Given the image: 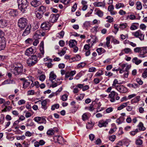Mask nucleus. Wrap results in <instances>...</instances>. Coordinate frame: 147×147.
<instances>
[{
  "label": "nucleus",
  "mask_w": 147,
  "mask_h": 147,
  "mask_svg": "<svg viewBox=\"0 0 147 147\" xmlns=\"http://www.w3.org/2000/svg\"><path fill=\"white\" fill-rule=\"evenodd\" d=\"M9 15L13 17L16 16L18 14V12L16 10L11 9L9 12Z\"/></svg>",
  "instance_id": "c756f323"
},
{
  "label": "nucleus",
  "mask_w": 147,
  "mask_h": 147,
  "mask_svg": "<svg viewBox=\"0 0 147 147\" xmlns=\"http://www.w3.org/2000/svg\"><path fill=\"white\" fill-rule=\"evenodd\" d=\"M81 59V57L79 55H76L75 57L72 58V60L74 61H77L80 60Z\"/></svg>",
  "instance_id": "49530a36"
},
{
  "label": "nucleus",
  "mask_w": 147,
  "mask_h": 147,
  "mask_svg": "<svg viewBox=\"0 0 147 147\" xmlns=\"http://www.w3.org/2000/svg\"><path fill=\"white\" fill-rule=\"evenodd\" d=\"M43 14V13H42L39 11L38 12H37L36 13V17L38 19H40L42 17V15Z\"/></svg>",
  "instance_id": "864d4df0"
},
{
  "label": "nucleus",
  "mask_w": 147,
  "mask_h": 147,
  "mask_svg": "<svg viewBox=\"0 0 147 147\" xmlns=\"http://www.w3.org/2000/svg\"><path fill=\"white\" fill-rule=\"evenodd\" d=\"M116 93L114 91H112L109 94V96L110 98V101L112 102H113L115 101L114 97Z\"/></svg>",
  "instance_id": "5701e85b"
},
{
  "label": "nucleus",
  "mask_w": 147,
  "mask_h": 147,
  "mask_svg": "<svg viewBox=\"0 0 147 147\" xmlns=\"http://www.w3.org/2000/svg\"><path fill=\"white\" fill-rule=\"evenodd\" d=\"M140 96H138L132 99L131 101L132 104L138 103L140 100Z\"/></svg>",
  "instance_id": "bb28decb"
},
{
  "label": "nucleus",
  "mask_w": 147,
  "mask_h": 147,
  "mask_svg": "<svg viewBox=\"0 0 147 147\" xmlns=\"http://www.w3.org/2000/svg\"><path fill=\"white\" fill-rule=\"evenodd\" d=\"M8 21L5 19L0 20V28H3L7 26L8 24Z\"/></svg>",
  "instance_id": "4468645a"
},
{
  "label": "nucleus",
  "mask_w": 147,
  "mask_h": 147,
  "mask_svg": "<svg viewBox=\"0 0 147 147\" xmlns=\"http://www.w3.org/2000/svg\"><path fill=\"white\" fill-rule=\"evenodd\" d=\"M25 138V136L24 135H23L22 136H17L16 137V138L17 140H23Z\"/></svg>",
  "instance_id": "5fc2aeb1"
},
{
  "label": "nucleus",
  "mask_w": 147,
  "mask_h": 147,
  "mask_svg": "<svg viewBox=\"0 0 147 147\" xmlns=\"http://www.w3.org/2000/svg\"><path fill=\"white\" fill-rule=\"evenodd\" d=\"M36 52L35 47H31L27 49L25 52V54L27 56H30L31 54H34Z\"/></svg>",
  "instance_id": "9b49d317"
},
{
  "label": "nucleus",
  "mask_w": 147,
  "mask_h": 147,
  "mask_svg": "<svg viewBox=\"0 0 147 147\" xmlns=\"http://www.w3.org/2000/svg\"><path fill=\"white\" fill-rule=\"evenodd\" d=\"M96 51L98 55H99L106 52V51L102 48H98L96 49Z\"/></svg>",
  "instance_id": "58836bf2"
},
{
  "label": "nucleus",
  "mask_w": 147,
  "mask_h": 147,
  "mask_svg": "<svg viewBox=\"0 0 147 147\" xmlns=\"http://www.w3.org/2000/svg\"><path fill=\"white\" fill-rule=\"evenodd\" d=\"M93 4L95 7H104L105 6V3L104 1L103 2H96L93 3Z\"/></svg>",
  "instance_id": "2eb2a0df"
},
{
  "label": "nucleus",
  "mask_w": 147,
  "mask_h": 147,
  "mask_svg": "<svg viewBox=\"0 0 147 147\" xmlns=\"http://www.w3.org/2000/svg\"><path fill=\"white\" fill-rule=\"evenodd\" d=\"M37 10L40 13L44 14L46 11V7L44 6H41L38 8Z\"/></svg>",
  "instance_id": "7c9ffc66"
},
{
  "label": "nucleus",
  "mask_w": 147,
  "mask_h": 147,
  "mask_svg": "<svg viewBox=\"0 0 147 147\" xmlns=\"http://www.w3.org/2000/svg\"><path fill=\"white\" fill-rule=\"evenodd\" d=\"M54 130L53 129H51L48 130L47 133L48 135L51 136L54 134Z\"/></svg>",
  "instance_id": "8fccbe9b"
},
{
  "label": "nucleus",
  "mask_w": 147,
  "mask_h": 147,
  "mask_svg": "<svg viewBox=\"0 0 147 147\" xmlns=\"http://www.w3.org/2000/svg\"><path fill=\"white\" fill-rule=\"evenodd\" d=\"M11 70L15 75L20 74L23 71V66L20 63H17L11 67Z\"/></svg>",
  "instance_id": "f257e3e1"
},
{
  "label": "nucleus",
  "mask_w": 147,
  "mask_h": 147,
  "mask_svg": "<svg viewBox=\"0 0 147 147\" xmlns=\"http://www.w3.org/2000/svg\"><path fill=\"white\" fill-rule=\"evenodd\" d=\"M121 68L123 70L125 71H128L129 70L130 68L131 65L127 64H123L121 65Z\"/></svg>",
  "instance_id": "f3484780"
},
{
  "label": "nucleus",
  "mask_w": 147,
  "mask_h": 147,
  "mask_svg": "<svg viewBox=\"0 0 147 147\" xmlns=\"http://www.w3.org/2000/svg\"><path fill=\"white\" fill-rule=\"evenodd\" d=\"M59 16V14H51L49 19V21L51 23H54L57 21Z\"/></svg>",
  "instance_id": "1a4fd4ad"
},
{
  "label": "nucleus",
  "mask_w": 147,
  "mask_h": 147,
  "mask_svg": "<svg viewBox=\"0 0 147 147\" xmlns=\"http://www.w3.org/2000/svg\"><path fill=\"white\" fill-rule=\"evenodd\" d=\"M136 5V9L138 10H140L142 8V4L140 1H137Z\"/></svg>",
  "instance_id": "ea45409f"
},
{
  "label": "nucleus",
  "mask_w": 147,
  "mask_h": 147,
  "mask_svg": "<svg viewBox=\"0 0 147 147\" xmlns=\"http://www.w3.org/2000/svg\"><path fill=\"white\" fill-rule=\"evenodd\" d=\"M131 49L129 48H125L121 51V53H119V55L121 56L124 54H128L131 53Z\"/></svg>",
  "instance_id": "dca6fc26"
},
{
  "label": "nucleus",
  "mask_w": 147,
  "mask_h": 147,
  "mask_svg": "<svg viewBox=\"0 0 147 147\" xmlns=\"http://www.w3.org/2000/svg\"><path fill=\"white\" fill-rule=\"evenodd\" d=\"M93 75L92 73H89L86 76L84 79L83 82H90V80L92 76Z\"/></svg>",
  "instance_id": "412c9836"
},
{
  "label": "nucleus",
  "mask_w": 147,
  "mask_h": 147,
  "mask_svg": "<svg viewBox=\"0 0 147 147\" xmlns=\"http://www.w3.org/2000/svg\"><path fill=\"white\" fill-rule=\"evenodd\" d=\"M82 119L83 121H85L88 119V117L87 116V114L86 113H84L82 116Z\"/></svg>",
  "instance_id": "603ef678"
},
{
  "label": "nucleus",
  "mask_w": 147,
  "mask_h": 147,
  "mask_svg": "<svg viewBox=\"0 0 147 147\" xmlns=\"http://www.w3.org/2000/svg\"><path fill=\"white\" fill-rule=\"evenodd\" d=\"M17 3L18 8L21 11L24 13L26 11L28 6L26 0H18Z\"/></svg>",
  "instance_id": "7ed1b4c3"
},
{
  "label": "nucleus",
  "mask_w": 147,
  "mask_h": 147,
  "mask_svg": "<svg viewBox=\"0 0 147 147\" xmlns=\"http://www.w3.org/2000/svg\"><path fill=\"white\" fill-rule=\"evenodd\" d=\"M76 71L75 70L71 71L70 72H67L65 74V79H68L71 80L73 79V76L76 74Z\"/></svg>",
  "instance_id": "6e6552de"
},
{
  "label": "nucleus",
  "mask_w": 147,
  "mask_h": 147,
  "mask_svg": "<svg viewBox=\"0 0 147 147\" xmlns=\"http://www.w3.org/2000/svg\"><path fill=\"white\" fill-rule=\"evenodd\" d=\"M8 76L9 78V79L6 80L5 81V82H6L7 83H12L13 82V80H11L10 78L11 76V74L10 73H9L8 74Z\"/></svg>",
  "instance_id": "de8ad7c7"
},
{
  "label": "nucleus",
  "mask_w": 147,
  "mask_h": 147,
  "mask_svg": "<svg viewBox=\"0 0 147 147\" xmlns=\"http://www.w3.org/2000/svg\"><path fill=\"white\" fill-rule=\"evenodd\" d=\"M138 132V129H136L134 131H132L130 132V134L133 136H134Z\"/></svg>",
  "instance_id": "e2e57ef3"
},
{
  "label": "nucleus",
  "mask_w": 147,
  "mask_h": 147,
  "mask_svg": "<svg viewBox=\"0 0 147 147\" xmlns=\"http://www.w3.org/2000/svg\"><path fill=\"white\" fill-rule=\"evenodd\" d=\"M127 26V24L126 23H123L119 24V27L121 29H123L126 28Z\"/></svg>",
  "instance_id": "a18cd8bd"
},
{
  "label": "nucleus",
  "mask_w": 147,
  "mask_h": 147,
  "mask_svg": "<svg viewBox=\"0 0 147 147\" xmlns=\"http://www.w3.org/2000/svg\"><path fill=\"white\" fill-rule=\"evenodd\" d=\"M117 129V128L115 126V127L114 128L111 129L109 131V133L110 134H112Z\"/></svg>",
  "instance_id": "4d7b16f0"
},
{
  "label": "nucleus",
  "mask_w": 147,
  "mask_h": 147,
  "mask_svg": "<svg viewBox=\"0 0 147 147\" xmlns=\"http://www.w3.org/2000/svg\"><path fill=\"white\" fill-rule=\"evenodd\" d=\"M64 34V32L63 31H61L60 32L57 33L56 37L59 38H62L63 37Z\"/></svg>",
  "instance_id": "79ce46f5"
},
{
  "label": "nucleus",
  "mask_w": 147,
  "mask_h": 147,
  "mask_svg": "<svg viewBox=\"0 0 147 147\" xmlns=\"http://www.w3.org/2000/svg\"><path fill=\"white\" fill-rule=\"evenodd\" d=\"M38 61L37 57L36 55H32L27 60L28 65L30 66H33L37 63Z\"/></svg>",
  "instance_id": "20e7f679"
},
{
  "label": "nucleus",
  "mask_w": 147,
  "mask_h": 147,
  "mask_svg": "<svg viewBox=\"0 0 147 147\" xmlns=\"http://www.w3.org/2000/svg\"><path fill=\"white\" fill-rule=\"evenodd\" d=\"M125 6L124 4L122 3H118L115 5L116 8L117 9L123 8Z\"/></svg>",
  "instance_id": "37998d69"
},
{
  "label": "nucleus",
  "mask_w": 147,
  "mask_h": 147,
  "mask_svg": "<svg viewBox=\"0 0 147 147\" xmlns=\"http://www.w3.org/2000/svg\"><path fill=\"white\" fill-rule=\"evenodd\" d=\"M106 19H107L106 21L107 22L111 23L113 22V18L110 16H107L106 18Z\"/></svg>",
  "instance_id": "c03bdc74"
},
{
  "label": "nucleus",
  "mask_w": 147,
  "mask_h": 147,
  "mask_svg": "<svg viewBox=\"0 0 147 147\" xmlns=\"http://www.w3.org/2000/svg\"><path fill=\"white\" fill-rule=\"evenodd\" d=\"M6 45V42L5 41L0 40V51L3 50L5 48Z\"/></svg>",
  "instance_id": "c9c22d12"
},
{
  "label": "nucleus",
  "mask_w": 147,
  "mask_h": 147,
  "mask_svg": "<svg viewBox=\"0 0 147 147\" xmlns=\"http://www.w3.org/2000/svg\"><path fill=\"white\" fill-rule=\"evenodd\" d=\"M51 26V24L49 22H45L40 26L41 28L44 30H49Z\"/></svg>",
  "instance_id": "9d476101"
},
{
  "label": "nucleus",
  "mask_w": 147,
  "mask_h": 147,
  "mask_svg": "<svg viewBox=\"0 0 147 147\" xmlns=\"http://www.w3.org/2000/svg\"><path fill=\"white\" fill-rule=\"evenodd\" d=\"M27 24V21L24 18H20L18 22V26L22 29H23Z\"/></svg>",
  "instance_id": "39448f33"
},
{
  "label": "nucleus",
  "mask_w": 147,
  "mask_h": 147,
  "mask_svg": "<svg viewBox=\"0 0 147 147\" xmlns=\"http://www.w3.org/2000/svg\"><path fill=\"white\" fill-rule=\"evenodd\" d=\"M40 51L42 54V55H43L44 54V42L42 41L40 44Z\"/></svg>",
  "instance_id": "c85d7f7f"
},
{
  "label": "nucleus",
  "mask_w": 147,
  "mask_h": 147,
  "mask_svg": "<svg viewBox=\"0 0 147 147\" xmlns=\"http://www.w3.org/2000/svg\"><path fill=\"white\" fill-rule=\"evenodd\" d=\"M85 73V71H81L76 75L75 77L74 78V79L78 80L79 78L82 76Z\"/></svg>",
  "instance_id": "473e14b6"
},
{
  "label": "nucleus",
  "mask_w": 147,
  "mask_h": 147,
  "mask_svg": "<svg viewBox=\"0 0 147 147\" xmlns=\"http://www.w3.org/2000/svg\"><path fill=\"white\" fill-rule=\"evenodd\" d=\"M120 83H113L112 86L113 88H116L118 91L122 92L124 91V89H125L124 86L120 84H119Z\"/></svg>",
  "instance_id": "f8f14e48"
},
{
  "label": "nucleus",
  "mask_w": 147,
  "mask_h": 147,
  "mask_svg": "<svg viewBox=\"0 0 147 147\" xmlns=\"http://www.w3.org/2000/svg\"><path fill=\"white\" fill-rule=\"evenodd\" d=\"M134 51L135 53L140 52L139 57L141 58L147 57V47H136L134 49Z\"/></svg>",
  "instance_id": "f03ea898"
},
{
  "label": "nucleus",
  "mask_w": 147,
  "mask_h": 147,
  "mask_svg": "<svg viewBox=\"0 0 147 147\" xmlns=\"http://www.w3.org/2000/svg\"><path fill=\"white\" fill-rule=\"evenodd\" d=\"M28 78L29 79L28 80L25 79V78H20L19 80L24 83H30V82L32 83L34 82V83H38L37 81H34V79L33 77L29 76L28 77Z\"/></svg>",
  "instance_id": "0eeeda50"
},
{
  "label": "nucleus",
  "mask_w": 147,
  "mask_h": 147,
  "mask_svg": "<svg viewBox=\"0 0 147 147\" xmlns=\"http://www.w3.org/2000/svg\"><path fill=\"white\" fill-rule=\"evenodd\" d=\"M103 74L102 71L100 70H98L95 76H99L102 75Z\"/></svg>",
  "instance_id": "bf43d9fd"
},
{
  "label": "nucleus",
  "mask_w": 147,
  "mask_h": 147,
  "mask_svg": "<svg viewBox=\"0 0 147 147\" xmlns=\"http://www.w3.org/2000/svg\"><path fill=\"white\" fill-rule=\"evenodd\" d=\"M133 36L136 38H138L141 41L144 40V35L140 30H138L132 33Z\"/></svg>",
  "instance_id": "423d86ee"
},
{
  "label": "nucleus",
  "mask_w": 147,
  "mask_h": 147,
  "mask_svg": "<svg viewBox=\"0 0 147 147\" xmlns=\"http://www.w3.org/2000/svg\"><path fill=\"white\" fill-rule=\"evenodd\" d=\"M45 35V33L44 32L41 31V32L39 30H37L34 34L33 36L34 38H39L40 37L42 36H44Z\"/></svg>",
  "instance_id": "ddd939ff"
},
{
  "label": "nucleus",
  "mask_w": 147,
  "mask_h": 147,
  "mask_svg": "<svg viewBox=\"0 0 147 147\" xmlns=\"http://www.w3.org/2000/svg\"><path fill=\"white\" fill-rule=\"evenodd\" d=\"M139 25L138 23H132L130 27V29L132 30H136L138 28Z\"/></svg>",
  "instance_id": "cd10ccee"
},
{
  "label": "nucleus",
  "mask_w": 147,
  "mask_h": 147,
  "mask_svg": "<svg viewBox=\"0 0 147 147\" xmlns=\"http://www.w3.org/2000/svg\"><path fill=\"white\" fill-rule=\"evenodd\" d=\"M77 41L74 40H71L69 41V46L70 47H74L76 46Z\"/></svg>",
  "instance_id": "a878e982"
},
{
  "label": "nucleus",
  "mask_w": 147,
  "mask_h": 147,
  "mask_svg": "<svg viewBox=\"0 0 147 147\" xmlns=\"http://www.w3.org/2000/svg\"><path fill=\"white\" fill-rule=\"evenodd\" d=\"M132 61L137 65H138L142 62V60L138 59L137 57H134L132 59Z\"/></svg>",
  "instance_id": "e433bc0d"
},
{
  "label": "nucleus",
  "mask_w": 147,
  "mask_h": 147,
  "mask_svg": "<svg viewBox=\"0 0 147 147\" xmlns=\"http://www.w3.org/2000/svg\"><path fill=\"white\" fill-rule=\"evenodd\" d=\"M86 63L84 62H81L78 64L77 66V68H82L86 65Z\"/></svg>",
  "instance_id": "3c124183"
},
{
  "label": "nucleus",
  "mask_w": 147,
  "mask_h": 147,
  "mask_svg": "<svg viewBox=\"0 0 147 147\" xmlns=\"http://www.w3.org/2000/svg\"><path fill=\"white\" fill-rule=\"evenodd\" d=\"M94 11L96 12L95 14L100 17H102L103 15V12L99 9H95Z\"/></svg>",
  "instance_id": "393cba45"
},
{
  "label": "nucleus",
  "mask_w": 147,
  "mask_h": 147,
  "mask_svg": "<svg viewBox=\"0 0 147 147\" xmlns=\"http://www.w3.org/2000/svg\"><path fill=\"white\" fill-rule=\"evenodd\" d=\"M106 40L107 41L106 43V45L104 44V47H105L106 45L107 47L109 48L110 47V38L109 37H107V38H106Z\"/></svg>",
  "instance_id": "a19ab883"
},
{
  "label": "nucleus",
  "mask_w": 147,
  "mask_h": 147,
  "mask_svg": "<svg viewBox=\"0 0 147 147\" xmlns=\"http://www.w3.org/2000/svg\"><path fill=\"white\" fill-rule=\"evenodd\" d=\"M54 140H56L58 142L59 144H62V142L63 141L64 139L61 136H55L54 137Z\"/></svg>",
  "instance_id": "aec40b11"
},
{
  "label": "nucleus",
  "mask_w": 147,
  "mask_h": 147,
  "mask_svg": "<svg viewBox=\"0 0 147 147\" xmlns=\"http://www.w3.org/2000/svg\"><path fill=\"white\" fill-rule=\"evenodd\" d=\"M31 4L32 6L36 7L39 5V2L37 0H32L31 2Z\"/></svg>",
  "instance_id": "2f4dec72"
},
{
  "label": "nucleus",
  "mask_w": 147,
  "mask_h": 147,
  "mask_svg": "<svg viewBox=\"0 0 147 147\" xmlns=\"http://www.w3.org/2000/svg\"><path fill=\"white\" fill-rule=\"evenodd\" d=\"M56 78V75L54 74L53 71H51L50 74H49V80L52 82V83H55V81H53Z\"/></svg>",
  "instance_id": "6ab92c4d"
},
{
  "label": "nucleus",
  "mask_w": 147,
  "mask_h": 147,
  "mask_svg": "<svg viewBox=\"0 0 147 147\" xmlns=\"http://www.w3.org/2000/svg\"><path fill=\"white\" fill-rule=\"evenodd\" d=\"M125 120V118L123 116L120 117L116 121V122L118 124H120L123 122V121Z\"/></svg>",
  "instance_id": "4c0bfd02"
},
{
  "label": "nucleus",
  "mask_w": 147,
  "mask_h": 147,
  "mask_svg": "<svg viewBox=\"0 0 147 147\" xmlns=\"http://www.w3.org/2000/svg\"><path fill=\"white\" fill-rule=\"evenodd\" d=\"M33 40L32 38H29L26 40L25 41V43L26 44H31L33 42Z\"/></svg>",
  "instance_id": "052dcab7"
},
{
  "label": "nucleus",
  "mask_w": 147,
  "mask_h": 147,
  "mask_svg": "<svg viewBox=\"0 0 147 147\" xmlns=\"http://www.w3.org/2000/svg\"><path fill=\"white\" fill-rule=\"evenodd\" d=\"M143 83H129L127 86L130 88H136L138 87L140 85H142Z\"/></svg>",
  "instance_id": "4be33fe9"
},
{
  "label": "nucleus",
  "mask_w": 147,
  "mask_h": 147,
  "mask_svg": "<svg viewBox=\"0 0 147 147\" xmlns=\"http://www.w3.org/2000/svg\"><path fill=\"white\" fill-rule=\"evenodd\" d=\"M126 142V141H119L117 144L119 146H122L123 144H125V142Z\"/></svg>",
  "instance_id": "69168bd1"
},
{
  "label": "nucleus",
  "mask_w": 147,
  "mask_h": 147,
  "mask_svg": "<svg viewBox=\"0 0 147 147\" xmlns=\"http://www.w3.org/2000/svg\"><path fill=\"white\" fill-rule=\"evenodd\" d=\"M35 40L33 43V45L34 46H36L37 44L39 43V41L38 40V38H35Z\"/></svg>",
  "instance_id": "0e129e2a"
},
{
  "label": "nucleus",
  "mask_w": 147,
  "mask_h": 147,
  "mask_svg": "<svg viewBox=\"0 0 147 147\" xmlns=\"http://www.w3.org/2000/svg\"><path fill=\"white\" fill-rule=\"evenodd\" d=\"M45 78V76L44 75H42L39 78V79L41 82H43Z\"/></svg>",
  "instance_id": "680f3d73"
},
{
  "label": "nucleus",
  "mask_w": 147,
  "mask_h": 147,
  "mask_svg": "<svg viewBox=\"0 0 147 147\" xmlns=\"http://www.w3.org/2000/svg\"><path fill=\"white\" fill-rule=\"evenodd\" d=\"M108 124V122L107 120H101L99 122L98 125L99 127H106Z\"/></svg>",
  "instance_id": "a211bd4d"
},
{
  "label": "nucleus",
  "mask_w": 147,
  "mask_h": 147,
  "mask_svg": "<svg viewBox=\"0 0 147 147\" xmlns=\"http://www.w3.org/2000/svg\"><path fill=\"white\" fill-rule=\"evenodd\" d=\"M59 107V104H55L51 107V109L53 111L55 110V109H58Z\"/></svg>",
  "instance_id": "6e6d98bb"
},
{
  "label": "nucleus",
  "mask_w": 147,
  "mask_h": 147,
  "mask_svg": "<svg viewBox=\"0 0 147 147\" xmlns=\"http://www.w3.org/2000/svg\"><path fill=\"white\" fill-rule=\"evenodd\" d=\"M31 28L30 25H28L23 33L22 35L25 36L28 35L30 33Z\"/></svg>",
  "instance_id": "b1692460"
},
{
  "label": "nucleus",
  "mask_w": 147,
  "mask_h": 147,
  "mask_svg": "<svg viewBox=\"0 0 147 147\" xmlns=\"http://www.w3.org/2000/svg\"><path fill=\"white\" fill-rule=\"evenodd\" d=\"M142 76L144 78L147 77V68L142 73Z\"/></svg>",
  "instance_id": "338daca9"
},
{
  "label": "nucleus",
  "mask_w": 147,
  "mask_h": 147,
  "mask_svg": "<svg viewBox=\"0 0 147 147\" xmlns=\"http://www.w3.org/2000/svg\"><path fill=\"white\" fill-rule=\"evenodd\" d=\"M136 143L137 145H142V141L140 139H138L136 140Z\"/></svg>",
  "instance_id": "774afa93"
},
{
  "label": "nucleus",
  "mask_w": 147,
  "mask_h": 147,
  "mask_svg": "<svg viewBox=\"0 0 147 147\" xmlns=\"http://www.w3.org/2000/svg\"><path fill=\"white\" fill-rule=\"evenodd\" d=\"M138 126L139 127V129L140 130L144 131L146 129L143 126V123L142 122H140L139 123Z\"/></svg>",
  "instance_id": "09e8293b"
},
{
  "label": "nucleus",
  "mask_w": 147,
  "mask_h": 147,
  "mask_svg": "<svg viewBox=\"0 0 147 147\" xmlns=\"http://www.w3.org/2000/svg\"><path fill=\"white\" fill-rule=\"evenodd\" d=\"M116 138V136L115 135L110 136L109 137V139L112 142L114 141Z\"/></svg>",
  "instance_id": "13d9d810"
},
{
  "label": "nucleus",
  "mask_w": 147,
  "mask_h": 147,
  "mask_svg": "<svg viewBox=\"0 0 147 147\" xmlns=\"http://www.w3.org/2000/svg\"><path fill=\"white\" fill-rule=\"evenodd\" d=\"M128 103L129 102L123 103L118 107L117 110H120L123 109L127 105Z\"/></svg>",
  "instance_id": "72a5a7b5"
},
{
  "label": "nucleus",
  "mask_w": 147,
  "mask_h": 147,
  "mask_svg": "<svg viewBox=\"0 0 147 147\" xmlns=\"http://www.w3.org/2000/svg\"><path fill=\"white\" fill-rule=\"evenodd\" d=\"M42 108L45 110L46 109L47 107V102L46 100H43L41 102Z\"/></svg>",
  "instance_id": "f704fd0d"
}]
</instances>
